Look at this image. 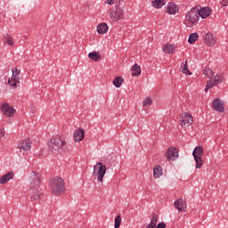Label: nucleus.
Masks as SVG:
<instances>
[{"label":"nucleus","mask_w":228,"mask_h":228,"mask_svg":"<svg viewBox=\"0 0 228 228\" xmlns=\"http://www.w3.org/2000/svg\"><path fill=\"white\" fill-rule=\"evenodd\" d=\"M181 69L183 74H189V76H191V72L190 71V69H188V61H185V62L182 63Z\"/></svg>","instance_id":"2f4dec72"},{"label":"nucleus","mask_w":228,"mask_h":228,"mask_svg":"<svg viewBox=\"0 0 228 228\" xmlns=\"http://www.w3.org/2000/svg\"><path fill=\"white\" fill-rule=\"evenodd\" d=\"M167 12L169 13V15H175L179 12V7L175 5L174 3H170L167 4Z\"/></svg>","instance_id":"412c9836"},{"label":"nucleus","mask_w":228,"mask_h":228,"mask_svg":"<svg viewBox=\"0 0 228 228\" xmlns=\"http://www.w3.org/2000/svg\"><path fill=\"white\" fill-rule=\"evenodd\" d=\"M51 191L53 195H61L65 193V181L61 177H55L50 183Z\"/></svg>","instance_id":"7ed1b4c3"},{"label":"nucleus","mask_w":228,"mask_h":228,"mask_svg":"<svg viewBox=\"0 0 228 228\" xmlns=\"http://www.w3.org/2000/svg\"><path fill=\"white\" fill-rule=\"evenodd\" d=\"M132 76L138 77L140 74H142V68L138 64H134L132 66Z\"/></svg>","instance_id":"cd10ccee"},{"label":"nucleus","mask_w":228,"mask_h":228,"mask_svg":"<svg viewBox=\"0 0 228 228\" xmlns=\"http://www.w3.org/2000/svg\"><path fill=\"white\" fill-rule=\"evenodd\" d=\"M12 77L8 79V84L10 85V86L17 87L20 83V69L14 68L12 69Z\"/></svg>","instance_id":"6e6552de"},{"label":"nucleus","mask_w":228,"mask_h":228,"mask_svg":"<svg viewBox=\"0 0 228 228\" xmlns=\"http://www.w3.org/2000/svg\"><path fill=\"white\" fill-rule=\"evenodd\" d=\"M203 74L209 80H211V79H213V77H215V72H213V69H209L208 68L203 69Z\"/></svg>","instance_id":"7c9ffc66"},{"label":"nucleus","mask_w":228,"mask_h":228,"mask_svg":"<svg viewBox=\"0 0 228 228\" xmlns=\"http://www.w3.org/2000/svg\"><path fill=\"white\" fill-rule=\"evenodd\" d=\"M199 7H194L185 13L183 24L186 28H193L199 24Z\"/></svg>","instance_id":"f03ea898"},{"label":"nucleus","mask_w":228,"mask_h":228,"mask_svg":"<svg viewBox=\"0 0 228 228\" xmlns=\"http://www.w3.org/2000/svg\"><path fill=\"white\" fill-rule=\"evenodd\" d=\"M156 225H158V215L152 214L151 223L146 226V228H156Z\"/></svg>","instance_id":"a878e982"},{"label":"nucleus","mask_w":228,"mask_h":228,"mask_svg":"<svg viewBox=\"0 0 228 228\" xmlns=\"http://www.w3.org/2000/svg\"><path fill=\"white\" fill-rule=\"evenodd\" d=\"M3 42L5 45H10L11 47L15 45V42L13 41V37L10 34L4 35Z\"/></svg>","instance_id":"4be33fe9"},{"label":"nucleus","mask_w":228,"mask_h":228,"mask_svg":"<svg viewBox=\"0 0 228 228\" xmlns=\"http://www.w3.org/2000/svg\"><path fill=\"white\" fill-rule=\"evenodd\" d=\"M151 104H152V100H151V98H145L142 101V106H151Z\"/></svg>","instance_id":"c9c22d12"},{"label":"nucleus","mask_w":228,"mask_h":228,"mask_svg":"<svg viewBox=\"0 0 228 228\" xmlns=\"http://www.w3.org/2000/svg\"><path fill=\"white\" fill-rule=\"evenodd\" d=\"M15 176V174L13 172H9L4 175L1 176L0 178V184H6L8 181H12V179Z\"/></svg>","instance_id":"aec40b11"},{"label":"nucleus","mask_w":228,"mask_h":228,"mask_svg":"<svg viewBox=\"0 0 228 228\" xmlns=\"http://www.w3.org/2000/svg\"><path fill=\"white\" fill-rule=\"evenodd\" d=\"M0 136H4V131L3 129H0Z\"/></svg>","instance_id":"ea45409f"},{"label":"nucleus","mask_w":228,"mask_h":228,"mask_svg":"<svg viewBox=\"0 0 228 228\" xmlns=\"http://www.w3.org/2000/svg\"><path fill=\"white\" fill-rule=\"evenodd\" d=\"M109 17L112 22L122 20L124 19V8L120 7V5L111 7L109 11Z\"/></svg>","instance_id":"39448f33"},{"label":"nucleus","mask_w":228,"mask_h":228,"mask_svg":"<svg viewBox=\"0 0 228 228\" xmlns=\"http://www.w3.org/2000/svg\"><path fill=\"white\" fill-rule=\"evenodd\" d=\"M176 49L177 46L174 45H165L163 47V51L166 54H174Z\"/></svg>","instance_id":"5701e85b"},{"label":"nucleus","mask_w":228,"mask_h":228,"mask_svg":"<svg viewBox=\"0 0 228 228\" xmlns=\"http://www.w3.org/2000/svg\"><path fill=\"white\" fill-rule=\"evenodd\" d=\"M174 206H175V209H178L182 213L186 212V200H184L183 199L176 200L174 202Z\"/></svg>","instance_id":"f3484780"},{"label":"nucleus","mask_w":228,"mask_h":228,"mask_svg":"<svg viewBox=\"0 0 228 228\" xmlns=\"http://www.w3.org/2000/svg\"><path fill=\"white\" fill-rule=\"evenodd\" d=\"M113 85L116 88H120V86H122V85H124V77H116L113 80Z\"/></svg>","instance_id":"c85d7f7f"},{"label":"nucleus","mask_w":228,"mask_h":228,"mask_svg":"<svg viewBox=\"0 0 228 228\" xmlns=\"http://www.w3.org/2000/svg\"><path fill=\"white\" fill-rule=\"evenodd\" d=\"M199 19H208L211 15V8L209 7H201L198 8Z\"/></svg>","instance_id":"dca6fc26"},{"label":"nucleus","mask_w":228,"mask_h":228,"mask_svg":"<svg viewBox=\"0 0 228 228\" xmlns=\"http://www.w3.org/2000/svg\"><path fill=\"white\" fill-rule=\"evenodd\" d=\"M106 166L103 165L102 162H98L94 167V175L97 177V181L99 183H103L104 181V175H106Z\"/></svg>","instance_id":"423d86ee"},{"label":"nucleus","mask_w":228,"mask_h":228,"mask_svg":"<svg viewBox=\"0 0 228 228\" xmlns=\"http://www.w3.org/2000/svg\"><path fill=\"white\" fill-rule=\"evenodd\" d=\"M203 154L204 148H202V146H197L192 151L193 158H202Z\"/></svg>","instance_id":"393cba45"},{"label":"nucleus","mask_w":228,"mask_h":228,"mask_svg":"<svg viewBox=\"0 0 228 228\" xmlns=\"http://www.w3.org/2000/svg\"><path fill=\"white\" fill-rule=\"evenodd\" d=\"M157 228H167V224H165V223H159V224L157 225Z\"/></svg>","instance_id":"4c0bfd02"},{"label":"nucleus","mask_w":228,"mask_h":228,"mask_svg":"<svg viewBox=\"0 0 228 228\" xmlns=\"http://www.w3.org/2000/svg\"><path fill=\"white\" fill-rule=\"evenodd\" d=\"M161 175H163V168L161 167V166H155L153 167V177L155 179H159Z\"/></svg>","instance_id":"b1692460"},{"label":"nucleus","mask_w":228,"mask_h":228,"mask_svg":"<svg viewBox=\"0 0 228 228\" xmlns=\"http://www.w3.org/2000/svg\"><path fill=\"white\" fill-rule=\"evenodd\" d=\"M116 0H105V4H109L110 6H113L115 4Z\"/></svg>","instance_id":"e433bc0d"},{"label":"nucleus","mask_w":228,"mask_h":228,"mask_svg":"<svg viewBox=\"0 0 228 228\" xmlns=\"http://www.w3.org/2000/svg\"><path fill=\"white\" fill-rule=\"evenodd\" d=\"M122 224V217L120 216H118L116 218H115V224H114V228H118L120 227Z\"/></svg>","instance_id":"f704fd0d"},{"label":"nucleus","mask_w":228,"mask_h":228,"mask_svg":"<svg viewBox=\"0 0 228 228\" xmlns=\"http://www.w3.org/2000/svg\"><path fill=\"white\" fill-rule=\"evenodd\" d=\"M194 160L196 163V168H202L204 163L202 162V157H194Z\"/></svg>","instance_id":"72a5a7b5"},{"label":"nucleus","mask_w":228,"mask_h":228,"mask_svg":"<svg viewBox=\"0 0 228 228\" xmlns=\"http://www.w3.org/2000/svg\"><path fill=\"white\" fill-rule=\"evenodd\" d=\"M223 81H224V74L218 73L216 75H214L212 79L207 82L205 92L208 93V90H211L213 86H218V85L222 84Z\"/></svg>","instance_id":"0eeeda50"},{"label":"nucleus","mask_w":228,"mask_h":228,"mask_svg":"<svg viewBox=\"0 0 228 228\" xmlns=\"http://www.w3.org/2000/svg\"><path fill=\"white\" fill-rule=\"evenodd\" d=\"M2 112L5 117H13L15 115V109L12 106H10L8 103H4L1 107Z\"/></svg>","instance_id":"2eb2a0df"},{"label":"nucleus","mask_w":228,"mask_h":228,"mask_svg":"<svg viewBox=\"0 0 228 228\" xmlns=\"http://www.w3.org/2000/svg\"><path fill=\"white\" fill-rule=\"evenodd\" d=\"M165 4H167V2L165 0H154L153 2H151V5L153 6V8H163V6H165Z\"/></svg>","instance_id":"bb28decb"},{"label":"nucleus","mask_w":228,"mask_h":228,"mask_svg":"<svg viewBox=\"0 0 228 228\" xmlns=\"http://www.w3.org/2000/svg\"><path fill=\"white\" fill-rule=\"evenodd\" d=\"M221 4H222L223 6H227V4H228V0H223V1L221 2Z\"/></svg>","instance_id":"58836bf2"},{"label":"nucleus","mask_w":228,"mask_h":228,"mask_svg":"<svg viewBox=\"0 0 228 228\" xmlns=\"http://www.w3.org/2000/svg\"><path fill=\"white\" fill-rule=\"evenodd\" d=\"M29 188H40L42 184V175L37 171H30L28 175Z\"/></svg>","instance_id":"20e7f679"},{"label":"nucleus","mask_w":228,"mask_h":228,"mask_svg":"<svg viewBox=\"0 0 228 228\" xmlns=\"http://www.w3.org/2000/svg\"><path fill=\"white\" fill-rule=\"evenodd\" d=\"M199 38V34L197 33H192L189 36L188 42L189 44H195L197 42V39Z\"/></svg>","instance_id":"473e14b6"},{"label":"nucleus","mask_w":228,"mask_h":228,"mask_svg":"<svg viewBox=\"0 0 228 228\" xmlns=\"http://www.w3.org/2000/svg\"><path fill=\"white\" fill-rule=\"evenodd\" d=\"M48 149L52 154H61L62 152H67V151H69L67 139L61 135L52 137L48 142Z\"/></svg>","instance_id":"f257e3e1"},{"label":"nucleus","mask_w":228,"mask_h":228,"mask_svg":"<svg viewBox=\"0 0 228 228\" xmlns=\"http://www.w3.org/2000/svg\"><path fill=\"white\" fill-rule=\"evenodd\" d=\"M213 110L216 111H219L220 113H224L225 111V105L224 104V102L220 100V98H216L212 102Z\"/></svg>","instance_id":"ddd939ff"},{"label":"nucleus","mask_w":228,"mask_h":228,"mask_svg":"<svg viewBox=\"0 0 228 228\" xmlns=\"http://www.w3.org/2000/svg\"><path fill=\"white\" fill-rule=\"evenodd\" d=\"M204 44L208 47H215L216 45V37L211 33H207L204 37Z\"/></svg>","instance_id":"4468645a"},{"label":"nucleus","mask_w":228,"mask_h":228,"mask_svg":"<svg viewBox=\"0 0 228 228\" xmlns=\"http://www.w3.org/2000/svg\"><path fill=\"white\" fill-rule=\"evenodd\" d=\"M17 149L20 152H28V151L31 150V141L29 139H24L18 144Z\"/></svg>","instance_id":"9b49d317"},{"label":"nucleus","mask_w":228,"mask_h":228,"mask_svg":"<svg viewBox=\"0 0 228 228\" xmlns=\"http://www.w3.org/2000/svg\"><path fill=\"white\" fill-rule=\"evenodd\" d=\"M167 161H175L179 158V151L176 148L170 147L165 153Z\"/></svg>","instance_id":"9d476101"},{"label":"nucleus","mask_w":228,"mask_h":228,"mask_svg":"<svg viewBox=\"0 0 228 228\" xmlns=\"http://www.w3.org/2000/svg\"><path fill=\"white\" fill-rule=\"evenodd\" d=\"M31 195L30 199L33 202H38L42 199V189L40 187L30 188Z\"/></svg>","instance_id":"f8f14e48"},{"label":"nucleus","mask_w":228,"mask_h":228,"mask_svg":"<svg viewBox=\"0 0 228 228\" xmlns=\"http://www.w3.org/2000/svg\"><path fill=\"white\" fill-rule=\"evenodd\" d=\"M110 28L108 27V24L106 22L99 23L96 26V31L98 35H106L108 33Z\"/></svg>","instance_id":"a211bd4d"},{"label":"nucleus","mask_w":228,"mask_h":228,"mask_svg":"<svg viewBox=\"0 0 228 228\" xmlns=\"http://www.w3.org/2000/svg\"><path fill=\"white\" fill-rule=\"evenodd\" d=\"M88 58L93 61H99L101 60V54L97 52H92L88 53Z\"/></svg>","instance_id":"c756f323"},{"label":"nucleus","mask_w":228,"mask_h":228,"mask_svg":"<svg viewBox=\"0 0 228 228\" xmlns=\"http://www.w3.org/2000/svg\"><path fill=\"white\" fill-rule=\"evenodd\" d=\"M193 124V117L188 112H184L180 116L181 127H190Z\"/></svg>","instance_id":"1a4fd4ad"},{"label":"nucleus","mask_w":228,"mask_h":228,"mask_svg":"<svg viewBox=\"0 0 228 228\" xmlns=\"http://www.w3.org/2000/svg\"><path fill=\"white\" fill-rule=\"evenodd\" d=\"M73 140L75 142H83L85 140V130L78 129L73 134Z\"/></svg>","instance_id":"6ab92c4d"}]
</instances>
